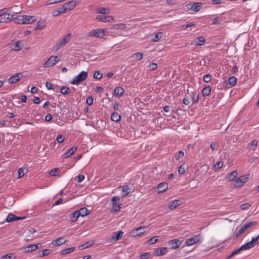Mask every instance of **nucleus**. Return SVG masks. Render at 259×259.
Returning <instances> with one entry per match:
<instances>
[{
  "label": "nucleus",
  "instance_id": "nucleus-1",
  "mask_svg": "<svg viewBox=\"0 0 259 259\" xmlns=\"http://www.w3.org/2000/svg\"><path fill=\"white\" fill-rule=\"evenodd\" d=\"M60 60L58 56H51L44 63L42 67L45 68L53 67L59 62Z\"/></svg>",
  "mask_w": 259,
  "mask_h": 259
},
{
  "label": "nucleus",
  "instance_id": "nucleus-2",
  "mask_svg": "<svg viewBox=\"0 0 259 259\" xmlns=\"http://www.w3.org/2000/svg\"><path fill=\"white\" fill-rule=\"evenodd\" d=\"M106 31V29H95L88 32V35L91 37L103 38Z\"/></svg>",
  "mask_w": 259,
  "mask_h": 259
},
{
  "label": "nucleus",
  "instance_id": "nucleus-3",
  "mask_svg": "<svg viewBox=\"0 0 259 259\" xmlns=\"http://www.w3.org/2000/svg\"><path fill=\"white\" fill-rule=\"evenodd\" d=\"M88 76V72L82 71L72 80L71 83L72 84H78L80 82L85 80L87 78Z\"/></svg>",
  "mask_w": 259,
  "mask_h": 259
},
{
  "label": "nucleus",
  "instance_id": "nucleus-4",
  "mask_svg": "<svg viewBox=\"0 0 259 259\" xmlns=\"http://www.w3.org/2000/svg\"><path fill=\"white\" fill-rule=\"evenodd\" d=\"M259 239V234L256 237L252 238L251 240L241 246L240 247L241 250H248L254 247L257 243Z\"/></svg>",
  "mask_w": 259,
  "mask_h": 259
},
{
  "label": "nucleus",
  "instance_id": "nucleus-5",
  "mask_svg": "<svg viewBox=\"0 0 259 259\" xmlns=\"http://www.w3.org/2000/svg\"><path fill=\"white\" fill-rule=\"evenodd\" d=\"M18 20L21 24H31L36 21V18L34 16L23 15L19 16Z\"/></svg>",
  "mask_w": 259,
  "mask_h": 259
},
{
  "label": "nucleus",
  "instance_id": "nucleus-6",
  "mask_svg": "<svg viewBox=\"0 0 259 259\" xmlns=\"http://www.w3.org/2000/svg\"><path fill=\"white\" fill-rule=\"evenodd\" d=\"M71 33L67 34L63 37V38H62L57 44H56L54 47L55 50L57 51L61 48L64 47L71 39Z\"/></svg>",
  "mask_w": 259,
  "mask_h": 259
},
{
  "label": "nucleus",
  "instance_id": "nucleus-7",
  "mask_svg": "<svg viewBox=\"0 0 259 259\" xmlns=\"http://www.w3.org/2000/svg\"><path fill=\"white\" fill-rule=\"evenodd\" d=\"M202 240V236L200 234H197L194 236L188 238L186 241V243L188 246H191L195 243L200 242Z\"/></svg>",
  "mask_w": 259,
  "mask_h": 259
},
{
  "label": "nucleus",
  "instance_id": "nucleus-8",
  "mask_svg": "<svg viewBox=\"0 0 259 259\" xmlns=\"http://www.w3.org/2000/svg\"><path fill=\"white\" fill-rule=\"evenodd\" d=\"M96 20L102 22H111L114 21V18L110 15H98L96 17Z\"/></svg>",
  "mask_w": 259,
  "mask_h": 259
},
{
  "label": "nucleus",
  "instance_id": "nucleus-9",
  "mask_svg": "<svg viewBox=\"0 0 259 259\" xmlns=\"http://www.w3.org/2000/svg\"><path fill=\"white\" fill-rule=\"evenodd\" d=\"M202 4L200 3H196L194 4L189 3L186 5L187 8L194 12H198L202 7Z\"/></svg>",
  "mask_w": 259,
  "mask_h": 259
},
{
  "label": "nucleus",
  "instance_id": "nucleus-10",
  "mask_svg": "<svg viewBox=\"0 0 259 259\" xmlns=\"http://www.w3.org/2000/svg\"><path fill=\"white\" fill-rule=\"evenodd\" d=\"M248 180V178L245 176H241L235 180L234 183L235 187H240Z\"/></svg>",
  "mask_w": 259,
  "mask_h": 259
},
{
  "label": "nucleus",
  "instance_id": "nucleus-11",
  "mask_svg": "<svg viewBox=\"0 0 259 259\" xmlns=\"http://www.w3.org/2000/svg\"><path fill=\"white\" fill-rule=\"evenodd\" d=\"M80 2V0H72L64 4L66 9H67V11H70L73 10L76 6H77Z\"/></svg>",
  "mask_w": 259,
  "mask_h": 259
},
{
  "label": "nucleus",
  "instance_id": "nucleus-12",
  "mask_svg": "<svg viewBox=\"0 0 259 259\" xmlns=\"http://www.w3.org/2000/svg\"><path fill=\"white\" fill-rule=\"evenodd\" d=\"M22 77L21 73H17L11 76L8 79V82L10 84L14 83L19 81Z\"/></svg>",
  "mask_w": 259,
  "mask_h": 259
},
{
  "label": "nucleus",
  "instance_id": "nucleus-13",
  "mask_svg": "<svg viewBox=\"0 0 259 259\" xmlns=\"http://www.w3.org/2000/svg\"><path fill=\"white\" fill-rule=\"evenodd\" d=\"M167 249L165 247H162L159 248H157L153 251V255L155 256H161L166 253Z\"/></svg>",
  "mask_w": 259,
  "mask_h": 259
},
{
  "label": "nucleus",
  "instance_id": "nucleus-14",
  "mask_svg": "<svg viewBox=\"0 0 259 259\" xmlns=\"http://www.w3.org/2000/svg\"><path fill=\"white\" fill-rule=\"evenodd\" d=\"M15 19L14 15H4L2 16H0V23H7Z\"/></svg>",
  "mask_w": 259,
  "mask_h": 259
},
{
  "label": "nucleus",
  "instance_id": "nucleus-15",
  "mask_svg": "<svg viewBox=\"0 0 259 259\" xmlns=\"http://www.w3.org/2000/svg\"><path fill=\"white\" fill-rule=\"evenodd\" d=\"M147 226H141L136 228L135 230L133 231V232L134 233H136V232H137V233L135 234L134 236L138 237L141 236L144 233L145 229H147Z\"/></svg>",
  "mask_w": 259,
  "mask_h": 259
},
{
  "label": "nucleus",
  "instance_id": "nucleus-16",
  "mask_svg": "<svg viewBox=\"0 0 259 259\" xmlns=\"http://www.w3.org/2000/svg\"><path fill=\"white\" fill-rule=\"evenodd\" d=\"M168 189V184L166 182L159 183L157 186V190L158 193L164 192Z\"/></svg>",
  "mask_w": 259,
  "mask_h": 259
},
{
  "label": "nucleus",
  "instance_id": "nucleus-17",
  "mask_svg": "<svg viewBox=\"0 0 259 259\" xmlns=\"http://www.w3.org/2000/svg\"><path fill=\"white\" fill-rule=\"evenodd\" d=\"M39 244H31L24 247V251L25 252H29L35 250L38 248Z\"/></svg>",
  "mask_w": 259,
  "mask_h": 259
},
{
  "label": "nucleus",
  "instance_id": "nucleus-18",
  "mask_svg": "<svg viewBox=\"0 0 259 259\" xmlns=\"http://www.w3.org/2000/svg\"><path fill=\"white\" fill-rule=\"evenodd\" d=\"M193 42L195 45L202 46L205 43V40L203 37L200 36L195 38Z\"/></svg>",
  "mask_w": 259,
  "mask_h": 259
},
{
  "label": "nucleus",
  "instance_id": "nucleus-19",
  "mask_svg": "<svg viewBox=\"0 0 259 259\" xmlns=\"http://www.w3.org/2000/svg\"><path fill=\"white\" fill-rule=\"evenodd\" d=\"M181 241L178 239H173L169 241V244L171 246V248L173 249H176L178 248L181 244Z\"/></svg>",
  "mask_w": 259,
  "mask_h": 259
},
{
  "label": "nucleus",
  "instance_id": "nucleus-20",
  "mask_svg": "<svg viewBox=\"0 0 259 259\" xmlns=\"http://www.w3.org/2000/svg\"><path fill=\"white\" fill-rule=\"evenodd\" d=\"M181 204L180 201L179 200H174L168 204V208L171 209H174L178 206Z\"/></svg>",
  "mask_w": 259,
  "mask_h": 259
},
{
  "label": "nucleus",
  "instance_id": "nucleus-21",
  "mask_svg": "<svg viewBox=\"0 0 259 259\" xmlns=\"http://www.w3.org/2000/svg\"><path fill=\"white\" fill-rule=\"evenodd\" d=\"M96 13L103 15H108L110 14V11L109 9L100 7L96 10Z\"/></svg>",
  "mask_w": 259,
  "mask_h": 259
},
{
  "label": "nucleus",
  "instance_id": "nucleus-22",
  "mask_svg": "<svg viewBox=\"0 0 259 259\" xmlns=\"http://www.w3.org/2000/svg\"><path fill=\"white\" fill-rule=\"evenodd\" d=\"M77 147H71L67 152H66L63 155V157L64 158H67L73 155L76 151Z\"/></svg>",
  "mask_w": 259,
  "mask_h": 259
},
{
  "label": "nucleus",
  "instance_id": "nucleus-23",
  "mask_svg": "<svg viewBox=\"0 0 259 259\" xmlns=\"http://www.w3.org/2000/svg\"><path fill=\"white\" fill-rule=\"evenodd\" d=\"M237 176H238V173H237V171H233L228 174L226 176V179H228V180L230 181H234L236 178Z\"/></svg>",
  "mask_w": 259,
  "mask_h": 259
},
{
  "label": "nucleus",
  "instance_id": "nucleus-24",
  "mask_svg": "<svg viewBox=\"0 0 259 259\" xmlns=\"http://www.w3.org/2000/svg\"><path fill=\"white\" fill-rule=\"evenodd\" d=\"M114 92L116 96L121 97L124 94L125 91L123 88L118 87L115 88Z\"/></svg>",
  "mask_w": 259,
  "mask_h": 259
},
{
  "label": "nucleus",
  "instance_id": "nucleus-25",
  "mask_svg": "<svg viewBox=\"0 0 259 259\" xmlns=\"http://www.w3.org/2000/svg\"><path fill=\"white\" fill-rule=\"evenodd\" d=\"M66 240L63 237H60L56 240H53L52 242V244L55 246H60L64 244Z\"/></svg>",
  "mask_w": 259,
  "mask_h": 259
},
{
  "label": "nucleus",
  "instance_id": "nucleus-26",
  "mask_svg": "<svg viewBox=\"0 0 259 259\" xmlns=\"http://www.w3.org/2000/svg\"><path fill=\"white\" fill-rule=\"evenodd\" d=\"M22 219H23V218L18 217L13 214H8V215L6 221L7 222L9 223V222H13L16 220H22Z\"/></svg>",
  "mask_w": 259,
  "mask_h": 259
},
{
  "label": "nucleus",
  "instance_id": "nucleus-27",
  "mask_svg": "<svg viewBox=\"0 0 259 259\" xmlns=\"http://www.w3.org/2000/svg\"><path fill=\"white\" fill-rule=\"evenodd\" d=\"M79 217H85L89 214L90 211L85 207H82L77 210Z\"/></svg>",
  "mask_w": 259,
  "mask_h": 259
},
{
  "label": "nucleus",
  "instance_id": "nucleus-28",
  "mask_svg": "<svg viewBox=\"0 0 259 259\" xmlns=\"http://www.w3.org/2000/svg\"><path fill=\"white\" fill-rule=\"evenodd\" d=\"M123 234V232L122 231L115 232V234L113 235L111 237V239L114 241H117L120 239Z\"/></svg>",
  "mask_w": 259,
  "mask_h": 259
},
{
  "label": "nucleus",
  "instance_id": "nucleus-29",
  "mask_svg": "<svg viewBox=\"0 0 259 259\" xmlns=\"http://www.w3.org/2000/svg\"><path fill=\"white\" fill-rule=\"evenodd\" d=\"M79 217V215L77 211H76L69 215V219L70 220V221L72 222H75Z\"/></svg>",
  "mask_w": 259,
  "mask_h": 259
},
{
  "label": "nucleus",
  "instance_id": "nucleus-30",
  "mask_svg": "<svg viewBox=\"0 0 259 259\" xmlns=\"http://www.w3.org/2000/svg\"><path fill=\"white\" fill-rule=\"evenodd\" d=\"M163 33L159 32L155 34L154 38H152V42H157L163 37Z\"/></svg>",
  "mask_w": 259,
  "mask_h": 259
},
{
  "label": "nucleus",
  "instance_id": "nucleus-31",
  "mask_svg": "<svg viewBox=\"0 0 259 259\" xmlns=\"http://www.w3.org/2000/svg\"><path fill=\"white\" fill-rule=\"evenodd\" d=\"M211 92V88L209 85L204 87L202 91V94L203 96H207L210 95Z\"/></svg>",
  "mask_w": 259,
  "mask_h": 259
},
{
  "label": "nucleus",
  "instance_id": "nucleus-32",
  "mask_svg": "<svg viewBox=\"0 0 259 259\" xmlns=\"http://www.w3.org/2000/svg\"><path fill=\"white\" fill-rule=\"evenodd\" d=\"M237 82V78L235 76H231L229 77L228 79V85H229V87H232L235 85Z\"/></svg>",
  "mask_w": 259,
  "mask_h": 259
},
{
  "label": "nucleus",
  "instance_id": "nucleus-33",
  "mask_svg": "<svg viewBox=\"0 0 259 259\" xmlns=\"http://www.w3.org/2000/svg\"><path fill=\"white\" fill-rule=\"evenodd\" d=\"M132 57L136 61H140L143 58V54L141 53H136L132 55Z\"/></svg>",
  "mask_w": 259,
  "mask_h": 259
},
{
  "label": "nucleus",
  "instance_id": "nucleus-34",
  "mask_svg": "<svg viewBox=\"0 0 259 259\" xmlns=\"http://www.w3.org/2000/svg\"><path fill=\"white\" fill-rule=\"evenodd\" d=\"M111 119L112 120L114 121L118 122L119 121H120L121 117L118 113L114 112L111 114Z\"/></svg>",
  "mask_w": 259,
  "mask_h": 259
},
{
  "label": "nucleus",
  "instance_id": "nucleus-35",
  "mask_svg": "<svg viewBox=\"0 0 259 259\" xmlns=\"http://www.w3.org/2000/svg\"><path fill=\"white\" fill-rule=\"evenodd\" d=\"M245 230L243 227L242 226L240 229L237 228L235 231L234 237L235 238H237L241 234H242Z\"/></svg>",
  "mask_w": 259,
  "mask_h": 259
},
{
  "label": "nucleus",
  "instance_id": "nucleus-36",
  "mask_svg": "<svg viewBox=\"0 0 259 259\" xmlns=\"http://www.w3.org/2000/svg\"><path fill=\"white\" fill-rule=\"evenodd\" d=\"M75 248L74 247H72L68 248H66L64 249H63L61 251V254L62 255H66L69 254L70 252H72L75 250Z\"/></svg>",
  "mask_w": 259,
  "mask_h": 259
},
{
  "label": "nucleus",
  "instance_id": "nucleus-37",
  "mask_svg": "<svg viewBox=\"0 0 259 259\" xmlns=\"http://www.w3.org/2000/svg\"><path fill=\"white\" fill-rule=\"evenodd\" d=\"M122 191V192L125 193V194L122 195L123 197L126 196V195L131 193L130 188L127 185L123 186Z\"/></svg>",
  "mask_w": 259,
  "mask_h": 259
},
{
  "label": "nucleus",
  "instance_id": "nucleus-38",
  "mask_svg": "<svg viewBox=\"0 0 259 259\" xmlns=\"http://www.w3.org/2000/svg\"><path fill=\"white\" fill-rule=\"evenodd\" d=\"M256 224H257L256 222L253 221V222H247V223H245L244 225H242V226L243 227L245 230H246L249 228H250L253 226L256 225Z\"/></svg>",
  "mask_w": 259,
  "mask_h": 259
},
{
  "label": "nucleus",
  "instance_id": "nucleus-39",
  "mask_svg": "<svg viewBox=\"0 0 259 259\" xmlns=\"http://www.w3.org/2000/svg\"><path fill=\"white\" fill-rule=\"evenodd\" d=\"M93 244V242L88 241V242L80 245L79 246V249L80 250H82V249H85V248L91 246Z\"/></svg>",
  "mask_w": 259,
  "mask_h": 259
},
{
  "label": "nucleus",
  "instance_id": "nucleus-40",
  "mask_svg": "<svg viewBox=\"0 0 259 259\" xmlns=\"http://www.w3.org/2000/svg\"><path fill=\"white\" fill-rule=\"evenodd\" d=\"M61 93L64 95H68L70 93L69 89L66 86H62L61 88Z\"/></svg>",
  "mask_w": 259,
  "mask_h": 259
},
{
  "label": "nucleus",
  "instance_id": "nucleus-41",
  "mask_svg": "<svg viewBox=\"0 0 259 259\" xmlns=\"http://www.w3.org/2000/svg\"><path fill=\"white\" fill-rule=\"evenodd\" d=\"M103 77L102 74L99 71H96L94 74V78L97 80H100Z\"/></svg>",
  "mask_w": 259,
  "mask_h": 259
},
{
  "label": "nucleus",
  "instance_id": "nucleus-42",
  "mask_svg": "<svg viewBox=\"0 0 259 259\" xmlns=\"http://www.w3.org/2000/svg\"><path fill=\"white\" fill-rule=\"evenodd\" d=\"M191 99L193 103H197L199 100L198 95L196 92L192 93Z\"/></svg>",
  "mask_w": 259,
  "mask_h": 259
},
{
  "label": "nucleus",
  "instance_id": "nucleus-43",
  "mask_svg": "<svg viewBox=\"0 0 259 259\" xmlns=\"http://www.w3.org/2000/svg\"><path fill=\"white\" fill-rule=\"evenodd\" d=\"M222 21V18L221 17H217L214 18L211 22V24L212 25H217V24H220Z\"/></svg>",
  "mask_w": 259,
  "mask_h": 259
},
{
  "label": "nucleus",
  "instance_id": "nucleus-44",
  "mask_svg": "<svg viewBox=\"0 0 259 259\" xmlns=\"http://www.w3.org/2000/svg\"><path fill=\"white\" fill-rule=\"evenodd\" d=\"M120 198L118 196H114L112 199V203L113 205H118L117 204L119 202Z\"/></svg>",
  "mask_w": 259,
  "mask_h": 259
},
{
  "label": "nucleus",
  "instance_id": "nucleus-45",
  "mask_svg": "<svg viewBox=\"0 0 259 259\" xmlns=\"http://www.w3.org/2000/svg\"><path fill=\"white\" fill-rule=\"evenodd\" d=\"M64 1L65 0H48L46 3V5H50L54 4H57Z\"/></svg>",
  "mask_w": 259,
  "mask_h": 259
},
{
  "label": "nucleus",
  "instance_id": "nucleus-46",
  "mask_svg": "<svg viewBox=\"0 0 259 259\" xmlns=\"http://www.w3.org/2000/svg\"><path fill=\"white\" fill-rule=\"evenodd\" d=\"M10 11V9H3L0 10V16H2L3 15H10L9 12Z\"/></svg>",
  "mask_w": 259,
  "mask_h": 259
},
{
  "label": "nucleus",
  "instance_id": "nucleus-47",
  "mask_svg": "<svg viewBox=\"0 0 259 259\" xmlns=\"http://www.w3.org/2000/svg\"><path fill=\"white\" fill-rule=\"evenodd\" d=\"M211 79V75L210 74H206L203 76V80L205 82H209Z\"/></svg>",
  "mask_w": 259,
  "mask_h": 259
},
{
  "label": "nucleus",
  "instance_id": "nucleus-48",
  "mask_svg": "<svg viewBox=\"0 0 259 259\" xmlns=\"http://www.w3.org/2000/svg\"><path fill=\"white\" fill-rule=\"evenodd\" d=\"M14 50L15 51H19L21 50V47L20 45L19 41H17L15 42Z\"/></svg>",
  "mask_w": 259,
  "mask_h": 259
},
{
  "label": "nucleus",
  "instance_id": "nucleus-49",
  "mask_svg": "<svg viewBox=\"0 0 259 259\" xmlns=\"http://www.w3.org/2000/svg\"><path fill=\"white\" fill-rule=\"evenodd\" d=\"M251 206L248 203H243L240 205V208L242 210H247Z\"/></svg>",
  "mask_w": 259,
  "mask_h": 259
},
{
  "label": "nucleus",
  "instance_id": "nucleus-50",
  "mask_svg": "<svg viewBox=\"0 0 259 259\" xmlns=\"http://www.w3.org/2000/svg\"><path fill=\"white\" fill-rule=\"evenodd\" d=\"M150 254L148 252H145L143 254H141L140 256V259H148L150 257Z\"/></svg>",
  "mask_w": 259,
  "mask_h": 259
},
{
  "label": "nucleus",
  "instance_id": "nucleus-51",
  "mask_svg": "<svg viewBox=\"0 0 259 259\" xmlns=\"http://www.w3.org/2000/svg\"><path fill=\"white\" fill-rule=\"evenodd\" d=\"M148 67L151 70L153 71L157 69V64L155 63H151L150 64H149Z\"/></svg>",
  "mask_w": 259,
  "mask_h": 259
},
{
  "label": "nucleus",
  "instance_id": "nucleus-52",
  "mask_svg": "<svg viewBox=\"0 0 259 259\" xmlns=\"http://www.w3.org/2000/svg\"><path fill=\"white\" fill-rule=\"evenodd\" d=\"M18 178L20 179L22 178L24 176V169L22 168H20L18 169Z\"/></svg>",
  "mask_w": 259,
  "mask_h": 259
},
{
  "label": "nucleus",
  "instance_id": "nucleus-53",
  "mask_svg": "<svg viewBox=\"0 0 259 259\" xmlns=\"http://www.w3.org/2000/svg\"><path fill=\"white\" fill-rule=\"evenodd\" d=\"M1 259H15L13 254H7L2 256Z\"/></svg>",
  "mask_w": 259,
  "mask_h": 259
},
{
  "label": "nucleus",
  "instance_id": "nucleus-54",
  "mask_svg": "<svg viewBox=\"0 0 259 259\" xmlns=\"http://www.w3.org/2000/svg\"><path fill=\"white\" fill-rule=\"evenodd\" d=\"M157 241H158L157 236H155V237H153L150 238L148 240V243L150 244H153L155 243Z\"/></svg>",
  "mask_w": 259,
  "mask_h": 259
},
{
  "label": "nucleus",
  "instance_id": "nucleus-55",
  "mask_svg": "<svg viewBox=\"0 0 259 259\" xmlns=\"http://www.w3.org/2000/svg\"><path fill=\"white\" fill-rule=\"evenodd\" d=\"M64 137L62 135H60L57 137L56 141L58 143H61L64 141Z\"/></svg>",
  "mask_w": 259,
  "mask_h": 259
},
{
  "label": "nucleus",
  "instance_id": "nucleus-56",
  "mask_svg": "<svg viewBox=\"0 0 259 259\" xmlns=\"http://www.w3.org/2000/svg\"><path fill=\"white\" fill-rule=\"evenodd\" d=\"M94 99L92 97L89 96L87 98L86 103L88 105H92L93 103Z\"/></svg>",
  "mask_w": 259,
  "mask_h": 259
},
{
  "label": "nucleus",
  "instance_id": "nucleus-57",
  "mask_svg": "<svg viewBox=\"0 0 259 259\" xmlns=\"http://www.w3.org/2000/svg\"><path fill=\"white\" fill-rule=\"evenodd\" d=\"M57 10L59 11L60 14L64 13L67 11V9H66L64 4L62 7L58 8Z\"/></svg>",
  "mask_w": 259,
  "mask_h": 259
},
{
  "label": "nucleus",
  "instance_id": "nucleus-58",
  "mask_svg": "<svg viewBox=\"0 0 259 259\" xmlns=\"http://www.w3.org/2000/svg\"><path fill=\"white\" fill-rule=\"evenodd\" d=\"M46 87L48 90H53L54 89V85L50 82H46Z\"/></svg>",
  "mask_w": 259,
  "mask_h": 259
},
{
  "label": "nucleus",
  "instance_id": "nucleus-59",
  "mask_svg": "<svg viewBox=\"0 0 259 259\" xmlns=\"http://www.w3.org/2000/svg\"><path fill=\"white\" fill-rule=\"evenodd\" d=\"M50 253V251L49 249H46L42 250V252L41 254H39L40 257H43L46 255L49 254Z\"/></svg>",
  "mask_w": 259,
  "mask_h": 259
},
{
  "label": "nucleus",
  "instance_id": "nucleus-60",
  "mask_svg": "<svg viewBox=\"0 0 259 259\" xmlns=\"http://www.w3.org/2000/svg\"><path fill=\"white\" fill-rule=\"evenodd\" d=\"M117 28L123 29L126 28V25L124 23L117 24L116 25Z\"/></svg>",
  "mask_w": 259,
  "mask_h": 259
},
{
  "label": "nucleus",
  "instance_id": "nucleus-61",
  "mask_svg": "<svg viewBox=\"0 0 259 259\" xmlns=\"http://www.w3.org/2000/svg\"><path fill=\"white\" fill-rule=\"evenodd\" d=\"M115 206L112 208V211L117 212L121 209V204L114 205Z\"/></svg>",
  "mask_w": 259,
  "mask_h": 259
},
{
  "label": "nucleus",
  "instance_id": "nucleus-62",
  "mask_svg": "<svg viewBox=\"0 0 259 259\" xmlns=\"http://www.w3.org/2000/svg\"><path fill=\"white\" fill-rule=\"evenodd\" d=\"M178 172L179 174L181 175L184 174V173L185 172V168L183 167L181 165L179 167Z\"/></svg>",
  "mask_w": 259,
  "mask_h": 259
},
{
  "label": "nucleus",
  "instance_id": "nucleus-63",
  "mask_svg": "<svg viewBox=\"0 0 259 259\" xmlns=\"http://www.w3.org/2000/svg\"><path fill=\"white\" fill-rule=\"evenodd\" d=\"M59 170L57 168H54L50 171V175L52 176H55L56 174L58 172Z\"/></svg>",
  "mask_w": 259,
  "mask_h": 259
},
{
  "label": "nucleus",
  "instance_id": "nucleus-64",
  "mask_svg": "<svg viewBox=\"0 0 259 259\" xmlns=\"http://www.w3.org/2000/svg\"><path fill=\"white\" fill-rule=\"evenodd\" d=\"M223 163L222 161H218L214 164V167L215 168H220L223 167Z\"/></svg>",
  "mask_w": 259,
  "mask_h": 259
}]
</instances>
